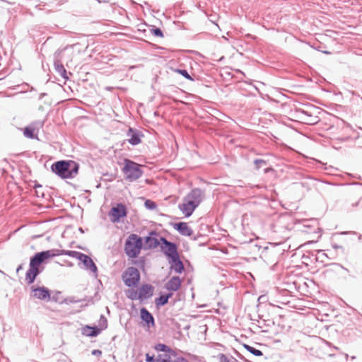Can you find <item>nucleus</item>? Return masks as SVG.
<instances>
[{"mask_svg":"<svg viewBox=\"0 0 362 362\" xmlns=\"http://www.w3.org/2000/svg\"><path fill=\"white\" fill-rule=\"evenodd\" d=\"M42 252L49 254V255L47 256V259H48L51 257L64 255V250H49L42 251Z\"/></svg>","mask_w":362,"mask_h":362,"instance_id":"24","label":"nucleus"},{"mask_svg":"<svg viewBox=\"0 0 362 362\" xmlns=\"http://www.w3.org/2000/svg\"><path fill=\"white\" fill-rule=\"evenodd\" d=\"M151 33L156 37H163V33L159 28L153 26L151 29Z\"/></svg>","mask_w":362,"mask_h":362,"instance_id":"33","label":"nucleus"},{"mask_svg":"<svg viewBox=\"0 0 362 362\" xmlns=\"http://www.w3.org/2000/svg\"><path fill=\"white\" fill-rule=\"evenodd\" d=\"M154 287L149 284L141 285L139 289V300L143 302L151 298L153 295Z\"/></svg>","mask_w":362,"mask_h":362,"instance_id":"13","label":"nucleus"},{"mask_svg":"<svg viewBox=\"0 0 362 362\" xmlns=\"http://www.w3.org/2000/svg\"><path fill=\"white\" fill-rule=\"evenodd\" d=\"M126 296L132 300H139V291L134 288H129L127 290Z\"/></svg>","mask_w":362,"mask_h":362,"instance_id":"23","label":"nucleus"},{"mask_svg":"<svg viewBox=\"0 0 362 362\" xmlns=\"http://www.w3.org/2000/svg\"><path fill=\"white\" fill-rule=\"evenodd\" d=\"M146 361L147 362H156V359L154 358L153 356H150L149 354H146Z\"/></svg>","mask_w":362,"mask_h":362,"instance_id":"36","label":"nucleus"},{"mask_svg":"<svg viewBox=\"0 0 362 362\" xmlns=\"http://www.w3.org/2000/svg\"><path fill=\"white\" fill-rule=\"evenodd\" d=\"M44 125V122L36 121L24 128L23 134L28 139H37V134Z\"/></svg>","mask_w":362,"mask_h":362,"instance_id":"11","label":"nucleus"},{"mask_svg":"<svg viewBox=\"0 0 362 362\" xmlns=\"http://www.w3.org/2000/svg\"><path fill=\"white\" fill-rule=\"evenodd\" d=\"M33 187L35 189V193L37 197H44V192L41 190L42 185L34 181Z\"/></svg>","mask_w":362,"mask_h":362,"instance_id":"29","label":"nucleus"},{"mask_svg":"<svg viewBox=\"0 0 362 362\" xmlns=\"http://www.w3.org/2000/svg\"><path fill=\"white\" fill-rule=\"evenodd\" d=\"M122 279L126 286L136 287L141 279L139 271L134 267H129L123 272Z\"/></svg>","mask_w":362,"mask_h":362,"instance_id":"5","label":"nucleus"},{"mask_svg":"<svg viewBox=\"0 0 362 362\" xmlns=\"http://www.w3.org/2000/svg\"><path fill=\"white\" fill-rule=\"evenodd\" d=\"M244 348L247 351H249L250 354H253L254 356H261L263 355V353L261 350L259 349H255V347L253 346H251L248 344H245L243 345Z\"/></svg>","mask_w":362,"mask_h":362,"instance_id":"25","label":"nucleus"},{"mask_svg":"<svg viewBox=\"0 0 362 362\" xmlns=\"http://www.w3.org/2000/svg\"><path fill=\"white\" fill-rule=\"evenodd\" d=\"M155 349L158 351L168 352L170 347L164 344H158L155 346Z\"/></svg>","mask_w":362,"mask_h":362,"instance_id":"31","label":"nucleus"},{"mask_svg":"<svg viewBox=\"0 0 362 362\" xmlns=\"http://www.w3.org/2000/svg\"><path fill=\"white\" fill-rule=\"evenodd\" d=\"M324 53H325V54H329V52L325 51V52H324Z\"/></svg>","mask_w":362,"mask_h":362,"instance_id":"50","label":"nucleus"},{"mask_svg":"<svg viewBox=\"0 0 362 362\" xmlns=\"http://www.w3.org/2000/svg\"><path fill=\"white\" fill-rule=\"evenodd\" d=\"M170 354H168L170 356H174V357H176L177 356V353L175 351H174L173 349H170V350H168V352Z\"/></svg>","mask_w":362,"mask_h":362,"instance_id":"40","label":"nucleus"},{"mask_svg":"<svg viewBox=\"0 0 362 362\" xmlns=\"http://www.w3.org/2000/svg\"><path fill=\"white\" fill-rule=\"evenodd\" d=\"M182 281L177 276H173L165 285L169 291H177L181 286Z\"/></svg>","mask_w":362,"mask_h":362,"instance_id":"20","label":"nucleus"},{"mask_svg":"<svg viewBox=\"0 0 362 362\" xmlns=\"http://www.w3.org/2000/svg\"><path fill=\"white\" fill-rule=\"evenodd\" d=\"M173 226L182 235L191 236L193 234V230L185 222L175 223Z\"/></svg>","mask_w":362,"mask_h":362,"instance_id":"18","label":"nucleus"},{"mask_svg":"<svg viewBox=\"0 0 362 362\" xmlns=\"http://www.w3.org/2000/svg\"><path fill=\"white\" fill-rule=\"evenodd\" d=\"M140 317L146 327H152L155 326V320L153 315L144 307L140 309Z\"/></svg>","mask_w":362,"mask_h":362,"instance_id":"17","label":"nucleus"},{"mask_svg":"<svg viewBox=\"0 0 362 362\" xmlns=\"http://www.w3.org/2000/svg\"><path fill=\"white\" fill-rule=\"evenodd\" d=\"M188 355H189L191 358H197V356H196L195 355H191V354H188Z\"/></svg>","mask_w":362,"mask_h":362,"instance_id":"47","label":"nucleus"},{"mask_svg":"<svg viewBox=\"0 0 362 362\" xmlns=\"http://www.w3.org/2000/svg\"><path fill=\"white\" fill-rule=\"evenodd\" d=\"M78 163L71 160H59L51 165L52 171L62 179L74 178L78 174Z\"/></svg>","mask_w":362,"mask_h":362,"instance_id":"2","label":"nucleus"},{"mask_svg":"<svg viewBox=\"0 0 362 362\" xmlns=\"http://www.w3.org/2000/svg\"><path fill=\"white\" fill-rule=\"evenodd\" d=\"M124 167L122 168L123 173L124 174V178L129 182H134L140 178L144 172L141 170V165L139 163L125 158L124 160Z\"/></svg>","mask_w":362,"mask_h":362,"instance_id":"3","label":"nucleus"},{"mask_svg":"<svg viewBox=\"0 0 362 362\" xmlns=\"http://www.w3.org/2000/svg\"><path fill=\"white\" fill-rule=\"evenodd\" d=\"M332 247L334 249H341V250H343V247L342 246L337 245V244H333Z\"/></svg>","mask_w":362,"mask_h":362,"instance_id":"42","label":"nucleus"},{"mask_svg":"<svg viewBox=\"0 0 362 362\" xmlns=\"http://www.w3.org/2000/svg\"><path fill=\"white\" fill-rule=\"evenodd\" d=\"M62 50L57 49L54 54V66L56 72L63 78L68 79L67 72L61 61V54Z\"/></svg>","mask_w":362,"mask_h":362,"instance_id":"10","label":"nucleus"},{"mask_svg":"<svg viewBox=\"0 0 362 362\" xmlns=\"http://www.w3.org/2000/svg\"><path fill=\"white\" fill-rule=\"evenodd\" d=\"M175 71L185 77L186 79L194 81V78L189 74L186 69H177Z\"/></svg>","mask_w":362,"mask_h":362,"instance_id":"27","label":"nucleus"},{"mask_svg":"<svg viewBox=\"0 0 362 362\" xmlns=\"http://www.w3.org/2000/svg\"><path fill=\"white\" fill-rule=\"evenodd\" d=\"M23 269V264H20V265L17 267V269H16V272H17V273H18V272H20L21 270H22Z\"/></svg>","mask_w":362,"mask_h":362,"instance_id":"43","label":"nucleus"},{"mask_svg":"<svg viewBox=\"0 0 362 362\" xmlns=\"http://www.w3.org/2000/svg\"><path fill=\"white\" fill-rule=\"evenodd\" d=\"M101 332V329L98 326L94 325H85L81 328V334L86 337H95L99 335Z\"/></svg>","mask_w":362,"mask_h":362,"instance_id":"19","label":"nucleus"},{"mask_svg":"<svg viewBox=\"0 0 362 362\" xmlns=\"http://www.w3.org/2000/svg\"><path fill=\"white\" fill-rule=\"evenodd\" d=\"M197 207V206L192 201H189L185 197L184 198L183 203L178 205L179 209L182 211L186 217H189Z\"/></svg>","mask_w":362,"mask_h":362,"instance_id":"15","label":"nucleus"},{"mask_svg":"<svg viewBox=\"0 0 362 362\" xmlns=\"http://www.w3.org/2000/svg\"><path fill=\"white\" fill-rule=\"evenodd\" d=\"M156 362H172L170 356L168 354H159Z\"/></svg>","mask_w":362,"mask_h":362,"instance_id":"32","label":"nucleus"},{"mask_svg":"<svg viewBox=\"0 0 362 362\" xmlns=\"http://www.w3.org/2000/svg\"><path fill=\"white\" fill-rule=\"evenodd\" d=\"M142 249V238L136 234H131L126 240L124 252L131 258L136 257Z\"/></svg>","mask_w":362,"mask_h":362,"instance_id":"4","label":"nucleus"},{"mask_svg":"<svg viewBox=\"0 0 362 362\" xmlns=\"http://www.w3.org/2000/svg\"><path fill=\"white\" fill-rule=\"evenodd\" d=\"M45 95H46V93H41L40 98H42V97H44Z\"/></svg>","mask_w":362,"mask_h":362,"instance_id":"49","label":"nucleus"},{"mask_svg":"<svg viewBox=\"0 0 362 362\" xmlns=\"http://www.w3.org/2000/svg\"><path fill=\"white\" fill-rule=\"evenodd\" d=\"M144 206L146 209L149 210H153L157 207V204H156V202L151 199H146L145 201Z\"/></svg>","mask_w":362,"mask_h":362,"instance_id":"30","label":"nucleus"},{"mask_svg":"<svg viewBox=\"0 0 362 362\" xmlns=\"http://www.w3.org/2000/svg\"><path fill=\"white\" fill-rule=\"evenodd\" d=\"M173 293L169 292L167 293H160V296L155 299V303L158 308L163 306L168 303V300L173 296Z\"/></svg>","mask_w":362,"mask_h":362,"instance_id":"22","label":"nucleus"},{"mask_svg":"<svg viewBox=\"0 0 362 362\" xmlns=\"http://www.w3.org/2000/svg\"><path fill=\"white\" fill-rule=\"evenodd\" d=\"M173 362H189V361L182 356H179Z\"/></svg>","mask_w":362,"mask_h":362,"instance_id":"38","label":"nucleus"},{"mask_svg":"<svg viewBox=\"0 0 362 362\" xmlns=\"http://www.w3.org/2000/svg\"><path fill=\"white\" fill-rule=\"evenodd\" d=\"M78 260L82 262L84 269L89 270L95 277L98 276V267L88 255L83 253Z\"/></svg>","mask_w":362,"mask_h":362,"instance_id":"12","label":"nucleus"},{"mask_svg":"<svg viewBox=\"0 0 362 362\" xmlns=\"http://www.w3.org/2000/svg\"><path fill=\"white\" fill-rule=\"evenodd\" d=\"M170 269L174 270L177 274H181L185 270L183 262L180 258V255L169 259Z\"/></svg>","mask_w":362,"mask_h":362,"instance_id":"21","label":"nucleus"},{"mask_svg":"<svg viewBox=\"0 0 362 362\" xmlns=\"http://www.w3.org/2000/svg\"><path fill=\"white\" fill-rule=\"evenodd\" d=\"M98 327L101 329V331L107 327V320L103 315H101L100 317Z\"/></svg>","mask_w":362,"mask_h":362,"instance_id":"28","label":"nucleus"},{"mask_svg":"<svg viewBox=\"0 0 362 362\" xmlns=\"http://www.w3.org/2000/svg\"><path fill=\"white\" fill-rule=\"evenodd\" d=\"M78 230H79L81 233H84V230H83V228H78Z\"/></svg>","mask_w":362,"mask_h":362,"instance_id":"48","label":"nucleus"},{"mask_svg":"<svg viewBox=\"0 0 362 362\" xmlns=\"http://www.w3.org/2000/svg\"><path fill=\"white\" fill-rule=\"evenodd\" d=\"M229 358H230V362H238V360L235 358L233 357V356H231Z\"/></svg>","mask_w":362,"mask_h":362,"instance_id":"45","label":"nucleus"},{"mask_svg":"<svg viewBox=\"0 0 362 362\" xmlns=\"http://www.w3.org/2000/svg\"><path fill=\"white\" fill-rule=\"evenodd\" d=\"M237 355L241 359V360H243L245 362H251L249 360L246 359L242 354H240V353L237 352Z\"/></svg>","mask_w":362,"mask_h":362,"instance_id":"41","label":"nucleus"},{"mask_svg":"<svg viewBox=\"0 0 362 362\" xmlns=\"http://www.w3.org/2000/svg\"><path fill=\"white\" fill-rule=\"evenodd\" d=\"M254 164L255 165V168L257 170H259L262 166L266 165H267V162L264 160H263V159H255L254 160Z\"/></svg>","mask_w":362,"mask_h":362,"instance_id":"34","label":"nucleus"},{"mask_svg":"<svg viewBox=\"0 0 362 362\" xmlns=\"http://www.w3.org/2000/svg\"><path fill=\"white\" fill-rule=\"evenodd\" d=\"M92 355L96 356H100L102 355V351L99 349H94L91 352Z\"/></svg>","mask_w":362,"mask_h":362,"instance_id":"37","label":"nucleus"},{"mask_svg":"<svg viewBox=\"0 0 362 362\" xmlns=\"http://www.w3.org/2000/svg\"><path fill=\"white\" fill-rule=\"evenodd\" d=\"M77 302L76 300H75L73 298H66L64 300V303H76Z\"/></svg>","mask_w":362,"mask_h":362,"instance_id":"39","label":"nucleus"},{"mask_svg":"<svg viewBox=\"0 0 362 362\" xmlns=\"http://www.w3.org/2000/svg\"><path fill=\"white\" fill-rule=\"evenodd\" d=\"M218 357L220 362H230V358L223 354H220Z\"/></svg>","mask_w":362,"mask_h":362,"instance_id":"35","label":"nucleus"},{"mask_svg":"<svg viewBox=\"0 0 362 362\" xmlns=\"http://www.w3.org/2000/svg\"><path fill=\"white\" fill-rule=\"evenodd\" d=\"M127 211L124 204L122 203L117 204L115 206H113L109 213V215L112 218V222H118L120 218L127 216Z\"/></svg>","mask_w":362,"mask_h":362,"instance_id":"9","label":"nucleus"},{"mask_svg":"<svg viewBox=\"0 0 362 362\" xmlns=\"http://www.w3.org/2000/svg\"><path fill=\"white\" fill-rule=\"evenodd\" d=\"M127 135L128 137V142L132 146L138 145L141 143V138L144 136V134L141 132L138 129L130 127L127 132Z\"/></svg>","mask_w":362,"mask_h":362,"instance_id":"14","label":"nucleus"},{"mask_svg":"<svg viewBox=\"0 0 362 362\" xmlns=\"http://www.w3.org/2000/svg\"><path fill=\"white\" fill-rule=\"evenodd\" d=\"M83 253L74 250H64V255L79 259Z\"/></svg>","mask_w":362,"mask_h":362,"instance_id":"26","label":"nucleus"},{"mask_svg":"<svg viewBox=\"0 0 362 362\" xmlns=\"http://www.w3.org/2000/svg\"><path fill=\"white\" fill-rule=\"evenodd\" d=\"M30 290L32 297L41 300H50V291L47 287L32 286Z\"/></svg>","mask_w":362,"mask_h":362,"instance_id":"8","label":"nucleus"},{"mask_svg":"<svg viewBox=\"0 0 362 362\" xmlns=\"http://www.w3.org/2000/svg\"><path fill=\"white\" fill-rule=\"evenodd\" d=\"M140 362H142V361H140Z\"/></svg>","mask_w":362,"mask_h":362,"instance_id":"51","label":"nucleus"},{"mask_svg":"<svg viewBox=\"0 0 362 362\" xmlns=\"http://www.w3.org/2000/svg\"><path fill=\"white\" fill-rule=\"evenodd\" d=\"M163 238L156 230H151L148 235L145 237V247L148 249H154L161 245V238Z\"/></svg>","mask_w":362,"mask_h":362,"instance_id":"7","label":"nucleus"},{"mask_svg":"<svg viewBox=\"0 0 362 362\" xmlns=\"http://www.w3.org/2000/svg\"><path fill=\"white\" fill-rule=\"evenodd\" d=\"M204 192L199 188H194L185 197L189 201H192L197 206L202 202L204 197Z\"/></svg>","mask_w":362,"mask_h":362,"instance_id":"16","label":"nucleus"},{"mask_svg":"<svg viewBox=\"0 0 362 362\" xmlns=\"http://www.w3.org/2000/svg\"><path fill=\"white\" fill-rule=\"evenodd\" d=\"M349 185H361L362 186V183L361 182H356L349 183Z\"/></svg>","mask_w":362,"mask_h":362,"instance_id":"44","label":"nucleus"},{"mask_svg":"<svg viewBox=\"0 0 362 362\" xmlns=\"http://www.w3.org/2000/svg\"><path fill=\"white\" fill-rule=\"evenodd\" d=\"M49 254L39 252L35 253L30 259L29 269L25 274V281L28 285L33 284L38 275L44 270L43 263L47 260Z\"/></svg>","mask_w":362,"mask_h":362,"instance_id":"1","label":"nucleus"},{"mask_svg":"<svg viewBox=\"0 0 362 362\" xmlns=\"http://www.w3.org/2000/svg\"><path fill=\"white\" fill-rule=\"evenodd\" d=\"M359 202H360V201L356 202V203L353 204H352V206H358V204H359Z\"/></svg>","mask_w":362,"mask_h":362,"instance_id":"46","label":"nucleus"},{"mask_svg":"<svg viewBox=\"0 0 362 362\" xmlns=\"http://www.w3.org/2000/svg\"><path fill=\"white\" fill-rule=\"evenodd\" d=\"M160 240V250L169 259L179 256L176 243L168 240L165 238H162Z\"/></svg>","mask_w":362,"mask_h":362,"instance_id":"6","label":"nucleus"}]
</instances>
